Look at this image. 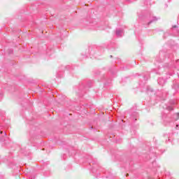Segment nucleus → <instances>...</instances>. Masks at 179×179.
Returning <instances> with one entry per match:
<instances>
[{"label":"nucleus","mask_w":179,"mask_h":179,"mask_svg":"<svg viewBox=\"0 0 179 179\" xmlns=\"http://www.w3.org/2000/svg\"><path fill=\"white\" fill-rule=\"evenodd\" d=\"M93 83V81H89L86 85H84V84H82L81 85H80L78 92V95L79 96V97H83V94H85V93H86V91L87 90V89H89V87H92V85Z\"/></svg>","instance_id":"1"},{"label":"nucleus","mask_w":179,"mask_h":179,"mask_svg":"<svg viewBox=\"0 0 179 179\" xmlns=\"http://www.w3.org/2000/svg\"><path fill=\"white\" fill-rule=\"evenodd\" d=\"M159 18H157L156 17L153 16L152 12H148V13L144 17V20L145 23H147L148 26L153 23V22H157Z\"/></svg>","instance_id":"2"},{"label":"nucleus","mask_w":179,"mask_h":179,"mask_svg":"<svg viewBox=\"0 0 179 179\" xmlns=\"http://www.w3.org/2000/svg\"><path fill=\"white\" fill-rule=\"evenodd\" d=\"M147 160H150L151 163H155L156 162V153L150 154L148 157H147Z\"/></svg>","instance_id":"3"},{"label":"nucleus","mask_w":179,"mask_h":179,"mask_svg":"<svg viewBox=\"0 0 179 179\" xmlns=\"http://www.w3.org/2000/svg\"><path fill=\"white\" fill-rule=\"evenodd\" d=\"M101 82H104V85H108L111 83V78H108L107 76H103Z\"/></svg>","instance_id":"4"},{"label":"nucleus","mask_w":179,"mask_h":179,"mask_svg":"<svg viewBox=\"0 0 179 179\" xmlns=\"http://www.w3.org/2000/svg\"><path fill=\"white\" fill-rule=\"evenodd\" d=\"M90 29L93 30H97V22L96 20H93L92 22H90Z\"/></svg>","instance_id":"5"},{"label":"nucleus","mask_w":179,"mask_h":179,"mask_svg":"<svg viewBox=\"0 0 179 179\" xmlns=\"http://www.w3.org/2000/svg\"><path fill=\"white\" fill-rule=\"evenodd\" d=\"M0 141L1 142H5L6 141V132L0 131Z\"/></svg>","instance_id":"6"},{"label":"nucleus","mask_w":179,"mask_h":179,"mask_svg":"<svg viewBox=\"0 0 179 179\" xmlns=\"http://www.w3.org/2000/svg\"><path fill=\"white\" fill-rule=\"evenodd\" d=\"M124 30L122 29H116L115 34L117 37H122Z\"/></svg>","instance_id":"7"},{"label":"nucleus","mask_w":179,"mask_h":179,"mask_svg":"<svg viewBox=\"0 0 179 179\" xmlns=\"http://www.w3.org/2000/svg\"><path fill=\"white\" fill-rule=\"evenodd\" d=\"M109 72L110 73H111V75L115 76V75L117 74V69L115 68V66H113L109 69Z\"/></svg>","instance_id":"8"},{"label":"nucleus","mask_w":179,"mask_h":179,"mask_svg":"<svg viewBox=\"0 0 179 179\" xmlns=\"http://www.w3.org/2000/svg\"><path fill=\"white\" fill-rule=\"evenodd\" d=\"M164 83H166V80H164V78H158V85H159L160 86H163Z\"/></svg>","instance_id":"9"},{"label":"nucleus","mask_w":179,"mask_h":179,"mask_svg":"<svg viewBox=\"0 0 179 179\" xmlns=\"http://www.w3.org/2000/svg\"><path fill=\"white\" fill-rule=\"evenodd\" d=\"M106 175V178H113V173L108 171L103 172Z\"/></svg>","instance_id":"10"},{"label":"nucleus","mask_w":179,"mask_h":179,"mask_svg":"<svg viewBox=\"0 0 179 179\" xmlns=\"http://www.w3.org/2000/svg\"><path fill=\"white\" fill-rule=\"evenodd\" d=\"M164 53L163 52V51H161L159 53V60H158L159 62H163V61H164V59L162 58V55H164Z\"/></svg>","instance_id":"11"},{"label":"nucleus","mask_w":179,"mask_h":179,"mask_svg":"<svg viewBox=\"0 0 179 179\" xmlns=\"http://www.w3.org/2000/svg\"><path fill=\"white\" fill-rule=\"evenodd\" d=\"M132 117H134L135 121H136V118H138V113L134 112V113L132 114Z\"/></svg>","instance_id":"12"},{"label":"nucleus","mask_w":179,"mask_h":179,"mask_svg":"<svg viewBox=\"0 0 179 179\" xmlns=\"http://www.w3.org/2000/svg\"><path fill=\"white\" fill-rule=\"evenodd\" d=\"M166 110H168V111H173L174 108H173V106H166Z\"/></svg>","instance_id":"13"},{"label":"nucleus","mask_w":179,"mask_h":179,"mask_svg":"<svg viewBox=\"0 0 179 179\" xmlns=\"http://www.w3.org/2000/svg\"><path fill=\"white\" fill-rule=\"evenodd\" d=\"M146 90H147V92H153V90L152 88H150V87H149V86L146 87Z\"/></svg>","instance_id":"14"},{"label":"nucleus","mask_w":179,"mask_h":179,"mask_svg":"<svg viewBox=\"0 0 179 179\" xmlns=\"http://www.w3.org/2000/svg\"><path fill=\"white\" fill-rule=\"evenodd\" d=\"M116 142H117V143H121V142H122V139H121V138L117 139Z\"/></svg>","instance_id":"15"},{"label":"nucleus","mask_w":179,"mask_h":179,"mask_svg":"<svg viewBox=\"0 0 179 179\" xmlns=\"http://www.w3.org/2000/svg\"><path fill=\"white\" fill-rule=\"evenodd\" d=\"M171 104H172V106L176 105V101H174V100L171 101Z\"/></svg>","instance_id":"16"},{"label":"nucleus","mask_w":179,"mask_h":179,"mask_svg":"<svg viewBox=\"0 0 179 179\" xmlns=\"http://www.w3.org/2000/svg\"><path fill=\"white\" fill-rule=\"evenodd\" d=\"M127 69H128L127 67H122V69H121V71H127Z\"/></svg>","instance_id":"17"},{"label":"nucleus","mask_w":179,"mask_h":179,"mask_svg":"<svg viewBox=\"0 0 179 179\" xmlns=\"http://www.w3.org/2000/svg\"><path fill=\"white\" fill-rule=\"evenodd\" d=\"M174 29H177V25H173L172 27V30H174Z\"/></svg>","instance_id":"18"},{"label":"nucleus","mask_w":179,"mask_h":179,"mask_svg":"<svg viewBox=\"0 0 179 179\" xmlns=\"http://www.w3.org/2000/svg\"><path fill=\"white\" fill-rule=\"evenodd\" d=\"M13 52V50H9V54H12Z\"/></svg>","instance_id":"19"},{"label":"nucleus","mask_w":179,"mask_h":179,"mask_svg":"<svg viewBox=\"0 0 179 179\" xmlns=\"http://www.w3.org/2000/svg\"><path fill=\"white\" fill-rule=\"evenodd\" d=\"M71 68V66H66V69H69Z\"/></svg>","instance_id":"20"},{"label":"nucleus","mask_w":179,"mask_h":179,"mask_svg":"<svg viewBox=\"0 0 179 179\" xmlns=\"http://www.w3.org/2000/svg\"><path fill=\"white\" fill-rule=\"evenodd\" d=\"M144 79L145 80H148V78H146V76H144Z\"/></svg>","instance_id":"21"},{"label":"nucleus","mask_w":179,"mask_h":179,"mask_svg":"<svg viewBox=\"0 0 179 179\" xmlns=\"http://www.w3.org/2000/svg\"><path fill=\"white\" fill-rule=\"evenodd\" d=\"M57 76L58 78H61V76H59V73H57Z\"/></svg>","instance_id":"22"},{"label":"nucleus","mask_w":179,"mask_h":179,"mask_svg":"<svg viewBox=\"0 0 179 179\" xmlns=\"http://www.w3.org/2000/svg\"><path fill=\"white\" fill-rule=\"evenodd\" d=\"M176 115H177L178 118H179V113H177Z\"/></svg>","instance_id":"23"},{"label":"nucleus","mask_w":179,"mask_h":179,"mask_svg":"<svg viewBox=\"0 0 179 179\" xmlns=\"http://www.w3.org/2000/svg\"><path fill=\"white\" fill-rule=\"evenodd\" d=\"M100 178V175L96 176V178Z\"/></svg>","instance_id":"24"},{"label":"nucleus","mask_w":179,"mask_h":179,"mask_svg":"<svg viewBox=\"0 0 179 179\" xmlns=\"http://www.w3.org/2000/svg\"><path fill=\"white\" fill-rule=\"evenodd\" d=\"M63 159H65V155H63Z\"/></svg>","instance_id":"25"},{"label":"nucleus","mask_w":179,"mask_h":179,"mask_svg":"<svg viewBox=\"0 0 179 179\" xmlns=\"http://www.w3.org/2000/svg\"><path fill=\"white\" fill-rule=\"evenodd\" d=\"M128 176H129L128 173L126 174V177H128Z\"/></svg>","instance_id":"26"},{"label":"nucleus","mask_w":179,"mask_h":179,"mask_svg":"<svg viewBox=\"0 0 179 179\" xmlns=\"http://www.w3.org/2000/svg\"><path fill=\"white\" fill-rule=\"evenodd\" d=\"M178 33L179 34V29H177Z\"/></svg>","instance_id":"27"},{"label":"nucleus","mask_w":179,"mask_h":179,"mask_svg":"<svg viewBox=\"0 0 179 179\" xmlns=\"http://www.w3.org/2000/svg\"><path fill=\"white\" fill-rule=\"evenodd\" d=\"M110 58H113V55H110Z\"/></svg>","instance_id":"28"},{"label":"nucleus","mask_w":179,"mask_h":179,"mask_svg":"<svg viewBox=\"0 0 179 179\" xmlns=\"http://www.w3.org/2000/svg\"><path fill=\"white\" fill-rule=\"evenodd\" d=\"M2 115H5V113H2Z\"/></svg>","instance_id":"29"},{"label":"nucleus","mask_w":179,"mask_h":179,"mask_svg":"<svg viewBox=\"0 0 179 179\" xmlns=\"http://www.w3.org/2000/svg\"><path fill=\"white\" fill-rule=\"evenodd\" d=\"M31 179H33V176H31Z\"/></svg>","instance_id":"30"},{"label":"nucleus","mask_w":179,"mask_h":179,"mask_svg":"<svg viewBox=\"0 0 179 179\" xmlns=\"http://www.w3.org/2000/svg\"><path fill=\"white\" fill-rule=\"evenodd\" d=\"M178 61H179L178 59V60H176V62H178Z\"/></svg>","instance_id":"31"},{"label":"nucleus","mask_w":179,"mask_h":179,"mask_svg":"<svg viewBox=\"0 0 179 179\" xmlns=\"http://www.w3.org/2000/svg\"><path fill=\"white\" fill-rule=\"evenodd\" d=\"M169 58H171V56H169Z\"/></svg>","instance_id":"32"},{"label":"nucleus","mask_w":179,"mask_h":179,"mask_svg":"<svg viewBox=\"0 0 179 179\" xmlns=\"http://www.w3.org/2000/svg\"><path fill=\"white\" fill-rule=\"evenodd\" d=\"M0 115H1V113H0Z\"/></svg>","instance_id":"33"}]
</instances>
